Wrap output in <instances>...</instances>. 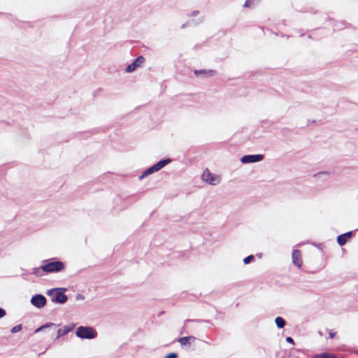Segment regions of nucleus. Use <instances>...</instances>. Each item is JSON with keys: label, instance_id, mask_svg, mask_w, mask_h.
<instances>
[{"label": "nucleus", "instance_id": "1", "mask_svg": "<svg viewBox=\"0 0 358 358\" xmlns=\"http://www.w3.org/2000/svg\"><path fill=\"white\" fill-rule=\"evenodd\" d=\"M97 333L90 327H79L76 330V336L81 338L92 339L96 336Z\"/></svg>", "mask_w": 358, "mask_h": 358}, {"label": "nucleus", "instance_id": "2", "mask_svg": "<svg viewBox=\"0 0 358 358\" xmlns=\"http://www.w3.org/2000/svg\"><path fill=\"white\" fill-rule=\"evenodd\" d=\"M64 265L60 261L47 263L42 266L41 269L45 273L58 272L64 269Z\"/></svg>", "mask_w": 358, "mask_h": 358}, {"label": "nucleus", "instance_id": "3", "mask_svg": "<svg viewBox=\"0 0 358 358\" xmlns=\"http://www.w3.org/2000/svg\"><path fill=\"white\" fill-rule=\"evenodd\" d=\"M170 162H171V159H163V160L159 161L156 164L152 166L151 167L148 169L146 171H145L143 173V174L139 177L140 179H142L154 172H157V171H159L160 169H162L164 166H165L166 164H168Z\"/></svg>", "mask_w": 358, "mask_h": 358}, {"label": "nucleus", "instance_id": "4", "mask_svg": "<svg viewBox=\"0 0 358 358\" xmlns=\"http://www.w3.org/2000/svg\"><path fill=\"white\" fill-rule=\"evenodd\" d=\"M202 179L212 185H215L220 182V177L213 175L208 169L203 171L202 174Z\"/></svg>", "mask_w": 358, "mask_h": 358}, {"label": "nucleus", "instance_id": "5", "mask_svg": "<svg viewBox=\"0 0 358 358\" xmlns=\"http://www.w3.org/2000/svg\"><path fill=\"white\" fill-rule=\"evenodd\" d=\"M31 302L34 306L42 308L46 303V299L43 295L37 294L31 298Z\"/></svg>", "mask_w": 358, "mask_h": 358}, {"label": "nucleus", "instance_id": "6", "mask_svg": "<svg viewBox=\"0 0 358 358\" xmlns=\"http://www.w3.org/2000/svg\"><path fill=\"white\" fill-rule=\"evenodd\" d=\"M145 62V58L143 56H138L131 64H130L126 69L128 73L133 72L136 69L140 66Z\"/></svg>", "mask_w": 358, "mask_h": 358}, {"label": "nucleus", "instance_id": "7", "mask_svg": "<svg viewBox=\"0 0 358 358\" xmlns=\"http://www.w3.org/2000/svg\"><path fill=\"white\" fill-rule=\"evenodd\" d=\"M52 301L59 303H65L68 298L66 294H64L63 292H59V291H52Z\"/></svg>", "mask_w": 358, "mask_h": 358}, {"label": "nucleus", "instance_id": "8", "mask_svg": "<svg viewBox=\"0 0 358 358\" xmlns=\"http://www.w3.org/2000/svg\"><path fill=\"white\" fill-rule=\"evenodd\" d=\"M262 155H245L241 158L243 163H253L259 162L263 159Z\"/></svg>", "mask_w": 358, "mask_h": 358}, {"label": "nucleus", "instance_id": "9", "mask_svg": "<svg viewBox=\"0 0 358 358\" xmlns=\"http://www.w3.org/2000/svg\"><path fill=\"white\" fill-rule=\"evenodd\" d=\"M292 262L298 268H301L303 264L301 252L300 250H294L292 252Z\"/></svg>", "mask_w": 358, "mask_h": 358}, {"label": "nucleus", "instance_id": "10", "mask_svg": "<svg viewBox=\"0 0 358 358\" xmlns=\"http://www.w3.org/2000/svg\"><path fill=\"white\" fill-rule=\"evenodd\" d=\"M75 328V324H71L69 325H66L60 328L57 330V334L56 338H59V337L67 334L69 332L71 331Z\"/></svg>", "mask_w": 358, "mask_h": 358}, {"label": "nucleus", "instance_id": "11", "mask_svg": "<svg viewBox=\"0 0 358 358\" xmlns=\"http://www.w3.org/2000/svg\"><path fill=\"white\" fill-rule=\"evenodd\" d=\"M352 236V232H347L338 236L337 242L341 245H344Z\"/></svg>", "mask_w": 358, "mask_h": 358}, {"label": "nucleus", "instance_id": "12", "mask_svg": "<svg viewBox=\"0 0 358 358\" xmlns=\"http://www.w3.org/2000/svg\"><path fill=\"white\" fill-rule=\"evenodd\" d=\"M194 341H196V338L192 336L181 337L178 339V342L181 345H189L192 342H194Z\"/></svg>", "mask_w": 358, "mask_h": 358}, {"label": "nucleus", "instance_id": "13", "mask_svg": "<svg viewBox=\"0 0 358 358\" xmlns=\"http://www.w3.org/2000/svg\"><path fill=\"white\" fill-rule=\"evenodd\" d=\"M215 71L213 70H195L194 74L195 76H198L200 75L205 76H213L214 74Z\"/></svg>", "mask_w": 358, "mask_h": 358}, {"label": "nucleus", "instance_id": "14", "mask_svg": "<svg viewBox=\"0 0 358 358\" xmlns=\"http://www.w3.org/2000/svg\"><path fill=\"white\" fill-rule=\"evenodd\" d=\"M56 327H57V325L55 324H54V323H48V324H45L43 326H41L39 328H38L36 330V332H39V331H42L43 329H48V328H50V329L53 328L54 330H55L56 329Z\"/></svg>", "mask_w": 358, "mask_h": 358}, {"label": "nucleus", "instance_id": "15", "mask_svg": "<svg viewBox=\"0 0 358 358\" xmlns=\"http://www.w3.org/2000/svg\"><path fill=\"white\" fill-rule=\"evenodd\" d=\"M275 324L278 327L283 328L285 325V320L281 317H277L275 320Z\"/></svg>", "mask_w": 358, "mask_h": 358}, {"label": "nucleus", "instance_id": "16", "mask_svg": "<svg viewBox=\"0 0 358 358\" xmlns=\"http://www.w3.org/2000/svg\"><path fill=\"white\" fill-rule=\"evenodd\" d=\"M22 329V324H18V325H16L15 327H13L12 329H11V332L12 333H17L20 331H21Z\"/></svg>", "mask_w": 358, "mask_h": 358}, {"label": "nucleus", "instance_id": "17", "mask_svg": "<svg viewBox=\"0 0 358 358\" xmlns=\"http://www.w3.org/2000/svg\"><path fill=\"white\" fill-rule=\"evenodd\" d=\"M254 256L253 255H249L248 257H246L245 258H244L243 259V262L244 264H249L250 262H252V260H254Z\"/></svg>", "mask_w": 358, "mask_h": 358}, {"label": "nucleus", "instance_id": "18", "mask_svg": "<svg viewBox=\"0 0 358 358\" xmlns=\"http://www.w3.org/2000/svg\"><path fill=\"white\" fill-rule=\"evenodd\" d=\"M320 358H335V356L332 354L322 353L319 355Z\"/></svg>", "mask_w": 358, "mask_h": 358}, {"label": "nucleus", "instance_id": "19", "mask_svg": "<svg viewBox=\"0 0 358 358\" xmlns=\"http://www.w3.org/2000/svg\"><path fill=\"white\" fill-rule=\"evenodd\" d=\"M178 355L176 353L172 352L167 355L164 358H177Z\"/></svg>", "mask_w": 358, "mask_h": 358}, {"label": "nucleus", "instance_id": "20", "mask_svg": "<svg viewBox=\"0 0 358 358\" xmlns=\"http://www.w3.org/2000/svg\"><path fill=\"white\" fill-rule=\"evenodd\" d=\"M336 331H330L329 332V338H334V336H336Z\"/></svg>", "mask_w": 358, "mask_h": 358}, {"label": "nucleus", "instance_id": "21", "mask_svg": "<svg viewBox=\"0 0 358 358\" xmlns=\"http://www.w3.org/2000/svg\"><path fill=\"white\" fill-rule=\"evenodd\" d=\"M6 315V311L3 308H0V318Z\"/></svg>", "mask_w": 358, "mask_h": 358}, {"label": "nucleus", "instance_id": "22", "mask_svg": "<svg viewBox=\"0 0 358 358\" xmlns=\"http://www.w3.org/2000/svg\"><path fill=\"white\" fill-rule=\"evenodd\" d=\"M251 6V0H246L244 4L245 7H250Z\"/></svg>", "mask_w": 358, "mask_h": 358}, {"label": "nucleus", "instance_id": "23", "mask_svg": "<svg viewBox=\"0 0 358 358\" xmlns=\"http://www.w3.org/2000/svg\"><path fill=\"white\" fill-rule=\"evenodd\" d=\"M286 341H287V342H288L289 343L294 344V341L293 338L291 337H287L286 338Z\"/></svg>", "mask_w": 358, "mask_h": 358}, {"label": "nucleus", "instance_id": "24", "mask_svg": "<svg viewBox=\"0 0 358 358\" xmlns=\"http://www.w3.org/2000/svg\"><path fill=\"white\" fill-rule=\"evenodd\" d=\"M335 358H336V357H335Z\"/></svg>", "mask_w": 358, "mask_h": 358}]
</instances>
